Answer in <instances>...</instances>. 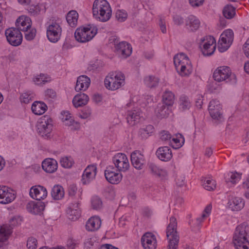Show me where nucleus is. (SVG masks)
<instances>
[{
  "instance_id": "0e129e2a",
  "label": "nucleus",
  "mask_w": 249,
  "mask_h": 249,
  "mask_svg": "<svg viewBox=\"0 0 249 249\" xmlns=\"http://www.w3.org/2000/svg\"><path fill=\"white\" fill-rule=\"evenodd\" d=\"M56 93L52 89H48L45 91V96L46 98L53 99L56 97Z\"/></svg>"
},
{
  "instance_id": "79ce46f5",
  "label": "nucleus",
  "mask_w": 249,
  "mask_h": 249,
  "mask_svg": "<svg viewBox=\"0 0 249 249\" xmlns=\"http://www.w3.org/2000/svg\"><path fill=\"white\" fill-rule=\"evenodd\" d=\"M172 147L178 149L182 146L184 142V139L181 134H178L176 138H173L170 142Z\"/></svg>"
},
{
  "instance_id": "8fccbe9b",
  "label": "nucleus",
  "mask_w": 249,
  "mask_h": 249,
  "mask_svg": "<svg viewBox=\"0 0 249 249\" xmlns=\"http://www.w3.org/2000/svg\"><path fill=\"white\" fill-rule=\"evenodd\" d=\"M23 31L25 32V38L27 40L30 41L33 40L36 35V31L35 28L31 29L30 28L29 29H26V30H23Z\"/></svg>"
},
{
  "instance_id": "ddd939ff",
  "label": "nucleus",
  "mask_w": 249,
  "mask_h": 249,
  "mask_svg": "<svg viewBox=\"0 0 249 249\" xmlns=\"http://www.w3.org/2000/svg\"><path fill=\"white\" fill-rule=\"evenodd\" d=\"M233 39V33L231 30H225L220 36L218 42V48L220 52L228 50Z\"/></svg>"
},
{
  "instance_id": "cd10ccee",
  "label": "nucleus",
  "mask_w": 249,
  "mask_h": 249,
  "mask_svg": "<svg viewBox=\"0 0 249 249\" xmlns=\"http://www.w3.org/2000/svg\"><path fill=\"white\" fill-rule=\"evenodd\" d=\"M31 18L26 16H22L19 17L16 21L17 29L19 30L20 31L30 29L31 27Z\"/></svg>"
},
{
  "instance_id": "4c0bfd02",
  "label": "nucleus",
  "mask_w": 249,
  "mask_h": 249,
  "mask_svg": "<svg viewBox=\"0 0 249 249\" xmlns=\"http://www.w3.org/2000/svg\"><path fill=\"white\" fill-rule=\"evenodd\" d=\"M201 181L202 186L206 190L212 191L216 188V182L211 178H203Z\"/></svg>"
},
{
  "instance_id": "7c9ffc66",
  "label": "nucleus",
  "mask_w": 249,
  "mask_h": 249,
  "mask_svg": "<svg viewBox=\"0 0 249 249\" xmlns=\"http://www.w3.org/2000/svg\"><path fill=\"white\" fill-rule=\"evenodd\" d=\"M89 101V97L83 93H80L76 95L73 100L72 103L75 107H78L87 104Z\"/></svg>"
},
{
  "instance_id": "6ab92c4d",
  "label": "nucleus",
  "mask_w": 249,
  "mask_h": 249,
  "mask_svg": "<svg viewBox=\"0 0 249 249\" xmlns=\"http://www.w3.org/2000/svg\"><path fill=\"white\" fill-rule=\"evenodd\" d=\"M97 174V167L95 164L88 165L85 169L82 175L81 181L83 184L89 183L95 178Z\"/></svg>"
},
{
  "instance_id": "39448f33",
  "label": "nucleus",
  "mask_w": 249,
  "mask_h": 249,
  "mask_svg": "<svg viewBox=\"0 0 249 249\" xmlns=\"http://www.w3.org/2000/svg\"><path fill=\"white\" fill-rule=\"evenodd\" d=\"M104 83L107 89L115 90L124 85L125 76L121 72H111L106 77Z\"/></svg>"
},
{
  "instance_id": "49530a36",
  "label": "nucleus",
  "mask_w": 249,
  "mask_h": 249,
  "mask_svg": "<svg viewBox=\"0 0 249 249\" xmlns=\"http://www.w3.org/2000/svg\"><path fill=\"white\" fill-rule=\"evenodd\" d=\"M91 206L93 209L98 210L102 207V201L97 196L92 197L91 200Z\"/></svg>"
},
{
  "instance_id": "13d9d810",
  "label": "nucleus",
  "mask_w": 249,
  "mask_h": 249,
  "mask_svg": "<svg viewBox=\"0 0 249 249\" xmlns=\"http://www.w3.org/2000/svg\"><path fill=\"white\" fill-rule=\"evenodd\" d=\"M79 245V242L72 238H69L67 243L68 249H75Z\"/></svg>"
},
{
  "instance_id": "4d7b16f0",
  "label": "nucleus",
  "mask_w": 249,
  "mask_h": 249,
  "mask_svg": "<svg viewBox=\"0 0 249 249\" xmlns=\"http://www.w3.org/2000/svg\"><path fill=\"white\" fill-rule=\"evenodd\" d=\"M61 119L66 125L67 122H71V120H73L71 118V114L67 111H63L61 112Z\"/></svg>"
},
{
  "instance_id": "e2e57ef3",
  "label": "nucleus",
  "mask_w": 249,
  "mask_h": 249,
  "mask_svg": "<svg viewBox=\"0 0 249 249\" xmlns=\"http://www.w3.org/2000/svg\"><path fill=\"white\" fill-rule=\"evenodd\" d=\"M77 191L76 186L74 184L70 185L68 188V192L69 196L73 197L74 196Z\"/></svg>"
},
{
  "instance_id": "69168bd1",
  "label": "nucleus",
  "mask_w": 249,
  "mask_h": 249,
  "mask_svg": "<svg viewBox=\"0 0 249 249\" xmlns=\"http://www.w3.org/2000/svg\"><path fill=\"white\" fill-rule=\"evenodd\" d=\"M189 3L193 7H198L202 5L204 0H189Z\"/></svg>"
},
{
  "instance_id": "423d86ee",
  "label": "nucleus",
  "mask_w": 249,
  "mask_h": 249,
  "mask_svg": "<svg viewBox=\"0 0 249 249\" xmlns=\"http://www.w3.org/2000/svg\"><path fill=\"white\" fill-rule=\"evenodd\" d=\"M97 28L91 25L78 28L75 33V39L79 42L86 43L91 40L97 33Z\"/></svg>"
},
{
  "instance_id": "ea45409f",
  "label": "nucleus",
  "mask_w": 249,
  "mask_h": 249,
  "mask_svg": "<svg viewBox=\"0 0 249 249\" xmlns=\"http://www.w3.org/2000/svg\"><path fill=\"white\" fill-rule=\"evenodd\" d=\"M148 168L152 174L158 177L164 176L166 174L165 170L160 168L153 163H148Z\"/></svg>"
},
{
  "instance_id": "5701e85b",
  "label": "nucleus",
  "mask_w": 249,
  "mask_h": 249,
  "mask_svg": "<svg viewBox=\"0 0 249 249\" xmlns=\"http://www.w3.org/2000/svg\"><path fill=\"white\" fill-rule=\"evenodd\" d=\"M228 204L232 211H239L244 208L245 201L242 197L232 196L229 198Z\"/></svg>"
},
{
  "instance_id": "0eeeda50",
  "label": "nucleus",
  "mask_w": 249,
  "mask_h": 249,
  "mask_svg": "<svg viewBox=\"0 0 249 249\" xmlns=\"http://www.w3.org/2000/svg\"><path fill=\"white\" fill-rule=\"evenodd\" d=\"M214 79L217 82H225L231 84L236 82V77L232 73L230 67L228 66H220L218 67L213 74Z\"/></svg>"
},
{
  "instance_id": "a18cd8bd",
  "label": "nucleus",
  "mask_w": 249,
  "mask_h": 249,
  "mask_svg": "<svg viewBox=\"0 0 249 249\" xmlns=\"http://www.w3.org/2000/svg\"><path fill=\"white\" fill-rule=\"evenodd\" d=\"M179 106L183 110L189 109L191 107V102L188 97L182 95L179 98Z\"/></svg>"
},
{
  "instance_id": "09e8293b",
  "label": "nucleus",
  "mask_w": 249,
  "mask_h": 249,
  "mask_svg": "<svg viewBox=\"0 0 249 249\" xmlns=\"http://www.w3.org/2000/svg\"><path fill=\"white\" fill-rule=\"evenodd\" d=\"M73 163V161L71 157H65L60 160V164L64 168H71Z\"/></svg>"
},
{
  "instance_id": "de8ad7c7",
  "label": "nucleus",
  "mask_w": 249,
  "mask_h": 249,
  "mask_svg": "<svg viewBox=\"0 0 249 249\" xmlns=\"http://www.w3.org/2000/svg\"><path fill=\"white\" fill-rule=\"evenodd\" d=\"M229 178L228 179V180H226L227 182H231L233 184L236 183L239 181L241 178V174H239L237 172H231L228 174Z\"/></svg>"
},
{
  "instance_id": "b1692460",
  "label": "nucleus",
  "mask_w": 249,
  "mask_h": 249,
  "mask_svg": "<svg viewBox=\"0 0 249 249\" xmlns=\"http://www.w3.org/2000/svg\"><path fill=\"white\" fill-rule=\"evenodd\" d=\"M156 155L161 160L168 161L172 158L171 149L168 146H161L156 151Z\"/></svg>"
},
{
  "instance_id": "2eb2a0df",
  "label": "nucleus",
  "mask_w": 249,
  "mask_h": 249,
  "mask_svg": "<svg viewBox=\"0 0 249 249\" xmlns=\"http://www.w3.org/2000/svg\"><path fill=\"white\" fill-rule=\"evenodd\" d=\"M118 171L112 165L107 166L104 172L107 180L112 184L119 183L122 179L123 175Z\"/></svg>"
},
{
  "instance_id": "4be33fe9",
  "label": "nucleus",
  "mask_w": 249,
  "mask_h": 249,
  "mask_svg": "<svg viewBox=\"0 0 249 249\" xmlns=\"http://www.w3.org/2000/svg\"><path fill=\"white\" fill-rule=\"evenodd\" d=\"M200 25L199 19L196 16L189 15L185 19V27L190 32H194L197 31Z\"/></svg>"
},
{
  "instance_id": "dca6fc26",
  "label": "nucleus",
  "mask_w": 249,
  "mask_h": 249,
  "mask_svg": "<svg viewBox=\"0 0 249 249\" xmlns=\"http://www.w3.org/2000/svg\"><path fill=\"white\" fill-rule=\"evenodd\" d=\"M208 110L213 119L221 121L223 118L222 107L218 100L216 99L211 100L209 103Z\"/></svg>"
},
{
  "instance_id": "052dcab7",
  "label": "nucleus",
  "mask_w": 249,
  "mask_h": 249,
  "mask_svg": "<svg viewBox=\"0 0 249 249\" xmlns=\"http://www.w3.org/2000/svg\"><path fill=\"white\" fill-rule=\"evenodd\" d=\"M91 115V109L86 107L84 108L79 114V117L82 119H87L89 118Z\"/></svg>"
},
{
  "instance_id": "e433bc0d",
  "label": "nucleus",
  "mask_w": 249,
  "mask_h": 249,
  "mask_svg": "<svg viewBox=\"0 0 249 249\" xmlns=\"http://www.w3.org/2000/svg\"><path fill=\"white\" fill-rule=\"evenodd\" d=\"M143 81L146 87L149 88H153L158 85L160 79L153 75H148L144 77Z\"/></svg>"
},
{
  "instance_id": "864d4df0",
  "label": "nucleus",
  "mask_w": 249,
  "mask_h": 249,
  "mask_svg": "<svg viewBox=\"0 0 249 249\" xmlns=\"http://www.w3.org/2000/svg\"><path fill=\"white\" fill-rule=\"evenodd\" d=\"M37 241L33 237H30L27 241V247L28 249H36Z\"/></svg>"
},
{
  "instance_id": "4468645a",
  "label": "nucleus",
  "mask_w": 249,
  "mask_h": 249,
  "mask_svg": "<svg viewBox=\"0 0 249 249\" xmlns=\"http://www.w3.org/2000/svg\"><path fill=\"white\" fill-rule=\"evenodd\" d=\"M112 161L119 172H125L128 170L130 165L126 156L122 153H119L114 156Z\"/></svg>"
},
{
  "instance_id": "473e14b6",
  "label": "nucleus",
  "mask_w": 249,
  "mask_h": 249,
  "mask_svg": "<svg viewBox=\"0 0 249 249\" xmlns=\"http://www.w3.org/2000/svg\"><path fill=\"white\" fill-rule=\"evenodd\" d=\"M164 104H158L155 109V112L158 117L163 118L167 117L170 113L169 107Z\"/></svg>"
},
{
  "instance_id": "c85d7f7f",
  "label": "nucleus",
  "mask_w": 249,
  "mask_h": 249,
  "mask_svg": "<svg viewBox=\"0 0 249 249\" xmlns=\"http://www.w3.org/2000/svg\"><path fill=\"white\" fill-rule=\"evenodd\" d=\"M67 214L70 219L75 221L78 219L81 215V211L79 208V203L71 205L67 210Z\"/></svg>"
},
{
  "instance_id": "774afa93",
  "label": "nucleus",
  "mask_w": 249,
  "mask_h": 249,
  "mask_svg": "<svg viewBox=\"0 0 249 249\" xmlns=\"http://www.w3.org/2000/svg\"><path fill=\"white\" fill-rule=\"evenodd\" d=\"M176 181L178 186L181 187L185 184V178L181 176H177Z\"/></svg>"
},
{
  "instance_id": "bb28decb",
  "label": "nucleus",
  "mask_w": 249,
  "mask_h": 249,
  "mask_svg": "<svg viewBox=\"0 0 249 249\" xmlns=\"http://www.w3.org/2000/svg\"><path fill=\"white\" fill-rule=\"evenodd\" d=\"M90 83V80L88 76L81 75L77 78L75 89L77 91H85L89 88Z\"/></svg>"
},
{
  "instance_id": "c03bdc74",
  "label": "nucleus",
  "mask_w": 249,
  "mask_h": 249,
  "mask_svg": "<svg viewBox=\"0 0 249 249\" xmlns=\"http://www.w3.org/2000/svg\"><path fill=\"white\" fill-rule=\"evenodd\" d=\"M243 50L245 55L249 58V38L244 45ZM244 70L246 72L249 73V61L245 63Z\"/></svg>"
},
{
  "instance_id": "f704fd0d",
  "label": "nucleus",
  "mask_w": 249,
  "mask_h": 249,
  "mask_svg": "<svg viewBox=\"0 0 249 249\" xmlns=\"http://www.w3.org/2000/svg\"><path fill=\"white\" fill-rule=\"evenodd\" d=\"M64 189L60 185H54L52 188L51 195L54 199H62L64 196Z\"/></svg>"
},
{
  "instance_id": "c756f323",
  "label": "nucleus",
  "mask_w": 249,
  "mask_h": 249,
  "mask_svg": "<svg viewBox=\"0 0 249 249\" xmlns=\"http://www.w3.org/2000/svg\"><path fill=\"white\" fill-rule=\"evenodd\" d=\"M142 117V112L139 109L128 110L127 114V121L131 125H134L138 122Z\"/></svg>"
},
{
  "instance_id": "9b49d317",
  "label": "nucleus",
  "mask_w": 249,
  "mask_h": 249,
  "mask_svg": "<svg viewBox=\"0 0 249 249\" xmlns=\"http://www.w3.org/2000/svg\"><path fill=\"white\" fill-rule=\"evenodd\" d=\"M216 45V41L212 36H206L201 39L200 46L204 55L210 56L213 54L215 50Z\"/></svg>"
},
{
  "instance_id": "a878e982",
  "label": "nucleus",
  "mask_w": 249,
  "mask_h": 249,
  "mask_svg": "<svg viewBox=\"0 0 249 249\" xmlns=\"http://www.w3.org/2000/svg\"><path fill=\"white\" fill-rule=\"evenodd\" d=\"M101 225V220L97 216L91 217L86 222V228L89 231H97Z\"/></svg>"
},
{
  "instance_id": "393cba45",
  "label": "nucleus",
  "mask_w": 249,
  "mask_h": 249,
  "mask_svg": "<svg viewBox=\"0 0 249 249\" xmlns=\"http://www.w3.org/2000/svg\"><path fill=\"white\" fill-rule=\"evenodd\" d=\"M42 167L47 173H54L56 171L58 167L57 162L53 159H46L42 161Z\"/></svg>"
},
{
  "instance_id": "f257e3e1",
  "label": "nucleus",
  "mask_w": 249,
  "mask_h": 249,
  "mask_svg": "<svg viewBox=\"0 0 249 249\" xmlns=\"http://www.w3.org/2000/svg\"><path fill=\"white\" fill-rule=\"evenodd\" d=\"M93 17L101 22H106L111 18L112 10L106 0H95L92 6Z\"/></svg>"
},
{
  "instance_id": "bf43d9fd",
  "label": "nucleus",
  "mask_w": 249,
  "mask_h": 249,
  "mask_svg": "<svg viewBox=\"0 0 249 249\" xmlns=\"http://www.w3.org/2000/svg\"><path fill=\"white\" fill-rule=\"evenodd\" d=\"M160 137L161 141L167 142L170 141L172 136L168 131L163 130L160 132Z\"/></svg>"
},
{
  "instance_id": "680f3d73",
  "label": "nucleus",
  "mask_w": 249,
  "mask_h": 249,
  "mask_svg": "<svg viewBox=\"0 0 249 249\" xmlns=\"http://www.w3.org/2000/svg\"><path fill=\"white\" fill-rule=\"evenodd\" d=\"M66 125L70 126L71 129L73 130H78L80 127V124L74 120H71V122H67Z\"/></svg>"
},
{
  "instance_id": "412c9836",
  "label": "nucleus",
  "mask_w": 249,
  "mask_h": 249,
  "mask_svg": "<svg viewBox=\"0 0 249 249\" xmlns=\"http://www.w3.org/2000/svg\"><path fill=\"white\" fill-rule=\"evenodd\" d=\"M131 161L132 165L136 169H142L145 164L144 156L140 151H135L131 155Z\"/></svg>"
},
{
  "instance_id": "9d476101",
  "label": "nucleus",
  "mask_w": 249,
  "mask_h": 249,
  "mask_svg": "<svg viewBox=\"0 0 249 249\" xmlns=\"http://www.w3.org/2000/svg\"><path fill=\"white\" fill-rule=\"evenodd\" d=\"M53 128V120L49 116H44L37 125V132L43 137L48 138Z\"/></svg>"
},
{
  "instance_id": "3c124183",
  "label": "nucleus",
  "mask_w": 249,
  "mask_h": 249,
  "mask_svg": "<svg viewBox=\"0 0 249 249\" xmlns=\"http://www.w3.org/2000/svg\"><path fill=\"white\" fill-rule=\"evenodd\" d=\"M49 78L44 74H40V75L37 76L34 79V82L36 85H40L44 84L47 82L49 80Z\"/></svg>"
},
{
  "instance_id": "6e6d98bb",
  "label": "nucleus",
  "mask_w": 249,
  "mask_h": 249,
  "mask_svg": "<svg viewBox=\"0 0 249 249\" xmlns=\"http://www.w3.org/2000/svg\"><path fill=\"white\" fill-rule=\"evenodd\" d=\"M127 17V13L123 10H118L116 13V18L118 21L122 22L124 21Z\"/></svg>"
},
{
  "instance_id": "37998d69",
  "label": "nucleus",
  "mask_w": 249,
  "mask_h": 249,
  "mask_svg": "<svg viewBox=\"0 0 249 249\" xmlns=\"http://www.w3.org/2000/svg\"><path fill=\"white\" fill-rule=\"evenodd\" d=\"M223 14L226 18L231 19L235 15V9L232 6L228 5L224 7Z\"/></svg>"
},
{
  "instance_id": "1a4fd4ad",
  "label": "nucleus",
  "mask_w": 249,
  "mask_h": 249,
  "mask_svg": "<svg viewBox=\"0 0 249 249\" xmlns=\"http://www.w3.org/2000/svg\"><path fill=\"white\" fill-rule=\"evenodd\" d=\"M62 28L59 23L53 21L49 23L46 28V34L50 42L55 43L60 38Z\"/></svg>"
},
{
  "instance_id": "c9c22d12",
  "label": "nucleus",
  "mask_w": 249,
  "mask_h": 249,
  "mask_svg": "<svg viewBox=\"0 0 249 249\" xmlns=\"http://www.w3.org/2000/svg\"><path fill=\"white\" fill-rule=\"evenodd\" d=\"M175 95L174 93L169 90H166L162 95V104L166 105L167 106L171 107L173 105Z\"/></svg>"
},
{
  "instance_id": "f03ea898",
  "label": "nucleus",
  "mask_w": 249,
  "mask_h": 249,
  "mask_svg": "<svg viewBox=\"0 0 249 249\" xmlns=\"http://www.w3.org/2000/svg\"><path fill=\"white\" fill-rule=\"evenodd\" d=\"M249 227L245 223L238 225L235 231L233 242L236 249H249Z\"/></svg>"
},
{
  "instance_id": "338daca9",
  "label": "nucleus",
  "mask_w": 249,
  "mask_h": 249,
  "mask_svg": "<svg viewBox=\"0 0 249 249\" xmlns=\"http://www.w3.org/2000/svg\"><path fill=\"white\" fill-rule=\"evenodd\" d=\"M20 99L22 103L28 104L30 102L31 98L29 94L26 93H24L21 95Z\"/></svg>"
},
{
  "instance_id": "aec40b11",
  "label": "nucleus",
  "mask_w": 249,
  "mask_h": 249,
  "mask_svg": "<svg viewBox=\"0 0 249 249\" xmlns=\"http://www.w3.org/2000/svg\"><path fill=\"white\" fill-rule=\"evenodd\" d=\"M30 195L34 199L40 200L45 199L47 196L46 189L41 185H36L30 189Z\"/></svg>"
},
{
  "instance_id": "a211bd4d",
  "label": "nucleus",
  "mask_w": 249,
  "mask_h": 249,
  "mask_svg": "<svg viewBox=\"0 0 249 249\" xmlns=\"http://www.w3.org/2000/svg\"><path fill=\"white\" fill-rule=\"evenodd\" d=\"M14 191L6 186H0V203L8 204L13 201L15 198Z\"/></svg>"
},
{
  "instance_id": "f3484780",
  "label": "nucleus",
  "mask_w": 249,
  "mask_h": 249,
  "mask_svg": "<svg viewBox=\"0 0 249 249\" xmlns=\"http://www.w3.org/2000/svg\"><path fill=\"white\" fill-rule=\"evenodd\" d=\"M141 241L144 249H156L157 248L156 236L151 232L145 233L142 236Z\"/></svg>"
},
{
  "instance_id": "2f4dec72",
  "label": "nucleus",
  "mask_w": 249,
  "mask_h": 249,
  "mask_svg": "<svg viewBox=\"0 0 249 249\" xmlns=\"http://www.w3.org/2000/svg\"><path fill=\"white\" fill-rule=\"evenodd\" d=\"M31 109L35 114L40 115L44 113L47 110V106L42 102L35 101L33 104Z\"/></svg>"
},
{
  "instance_id": "5fc2aeb1",
  "label": "nucleus",
  "mask_w": 249,
  "mask_h": 249,
  "mask_svg": "<svg viewBox=\"0 0 249 249\" xmlns=\"http://www.w3.org/2000/svg\"><path fill=\"white\" fill-rule=\"evenodd\" d=\"M29 12L33 16L38 15L41 11V5L37 4L36 5H32L29 8Z\"/></svg>"
},
{
  "instance_id": "f8f14e48",
  "label": "nucleus",
  "mask_w": 249,
  "mask_h": 249,
  "mask_svg": "<svg viewBox=\"0 0 249 249\" xmlns=\"http://www.w3.org/2000/svg\"><path fill=\"white\" fill-rule=\"evenodd\" d=\"M5 35L7 41L13 46H18L21 44L22 35L18 29L10 28L6 30Z\"/></svg>"
},
{
  "instance_id": "20e7f679",
  "label": "nucleus",
  "mask_w": 249,
  "mask_h": 249,
  "mask_svg": "<svg viewBox=\"0 0 249 249\" xmlns=\"http://www.w3.org/2000/svg\"><path fill=\"white\" fill-rule=\"evenodd\" d=\"M177 228V219L174 216H172L166 229V236L168 240V249H178L179 236Z\"/></svg>"
},
{
  "instance_id": "a19ab883",
  "label": "nucleus",
  "mask_w": 249,
  "mask_h": 249,
  "mask_svg": "<svg viewBox=\"0 0 249 249\" xmlns=\"http://www.w3.org/2000/svg\"><path fill=\"white\" fill-rule=\"evenodd\" d=\"M11 229L6 225H3L0 229V242L6 241L11 233Z\"/></svg>"
},
{
  "instance_id": "72a5a7b5",
  "label": "nucleus",
  "mask_w": 249,
  "mask_h": 249,
  "mask_svg": "<svg viewBox=\"0 0 249 249\" xmlns=\"http://www.w3.org/2000/svg\"><path fill=\"white\" fill-rule=\"evenodd\" d=\"M79 17L78 13L75 10H71L68 12L66 16V19L69 25L71 27L76 26Z\"/></svg>"
},
{
  "instance_id": "6e6552de",
  "label": "nucleus",
  "mask_w": 249,
  "mask_h": 249,
  "mask_svg": "<svg viewBox=\"0 0 249 249\" xmlns=\"http://www.w3.org/2000/svg\"><path fill=\"white\" fill-rule=\"evenodd\" d=\"M110 43L114 45L115 52L121 57L124 58L129 56L132 53L131 45L125 41L120 42L116 36H112L109 39Z\"/></svg>"
},
{
  "instance_id": "603ef678",
  "label": "nucleus",
  "mask_w": 249,
  "mask_h": 249,
  "mask_svg": "<svg viewBox=\"0 0 249 249\" xmlns=\"http://www.w3.org/2000/svg\"><path fill=\"white\" fill-rule=\"evenodd\" d=\"M22 218L20 216H15L12 218L9 221L10 226L13 228L21 224Z\"/></svg>"
},
{
  "instance_id": "58836bf2",
  "label": "nucleus",
  "mask_w": 249,
  "mask_h": 249,
  "mask_svg": "<svg viewBox=\"0 0 249 249\" xmlns=\"http://www.w3.org/2000/svg\"><path fill=\"white\" fill-rule=\"evenodd\" d=\"M155 131L154 126L149 124L146 125L139 130V135L142 139H146L150 136Z\"/></svg>"
},
{
  "instance_id": "7ed1b4c3",
  "label": "nucleus",
  "mask_w": 249,
  "mask_h": 249,
  "mask_svg": "<svg viewBox=\"0 0 249 249\" xmlns=\"http://www.w3.org/2000/svg\"><path fill=\"white\" fill-rule=\"evenodd\" d=\"M174 63L178 72L181 76H189L193 71V67L188 57L183 53L176 55Z\"/></svg>"
}]
</instances>
